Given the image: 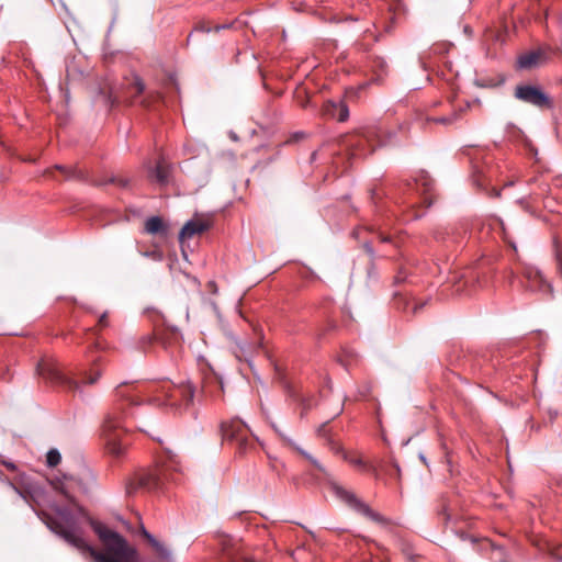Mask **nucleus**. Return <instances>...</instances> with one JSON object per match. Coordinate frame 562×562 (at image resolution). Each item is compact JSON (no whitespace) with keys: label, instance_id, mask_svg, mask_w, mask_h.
<instances>
[{"label":"nucleus","instance_id":"nucleus-34","mask_svg":"<svg viewBox=\"0 0 562 562\" xmlns=\"http://www.w3.org/2000/svg\"><path fill=\"white\" fill-rule=\"evenodd\" d=\"M363 248L367 251V254L371 257V259H373L374 258V249H373L371 243L366 241L363 244Z\"/></svg>","mask_w":562,"mask_h":562},{"label":"nucleus","instance_id":"nucleus-30","mask_svg":"<svg viewBox=\"0 0 562 562\" xmlns=\"http://www.w3.org/2000/svg\"><path fill=\"white\" fill-rule=\"evenodd\" d=\"M407 278V272L405 271V269H401L397 274L394 277V282L395 283H402L406 280Z\"/></svg>","mask_w":562,"mask_h":562},{"label":"nucleus","instance_id":"nucleus-51","mask_svg":"<svg viewBox=\"0 0 562 562\" xmlns=\"http://www.w3.org/2000/svg\"><path fill=\"white\" fill-rule=\"evenodd\" d=\"M493 193H494L495 196H499V191L493 189Z\"/></svg>","mask_w":562,"mask_h":562},{"label":"nucleus","instance_id":"nucleus-35","mask_svg":"<svg viewBox=\"0 0 562 562\" xmlns=\"http://www.w3.org/2000/svg\"><path fill=\"white\" fill-rule=\"evenodd\" d=\"M376 236L382 243H392L393 241V238L390 235H385L382 232H379Z\"/></svg>","mask_w":562,"mask_h":562},{"label":"nucleus","instance_id":"nucleus-44","mask_svg":"<svg viewBox=\"0 0 562 562\" xmlns=\"http://www.w3.org/2000/svg\"><path fill=\"white\" fill-rule=\"evenodd\" d=\"M60 492L65 495L67 499H69V502L74 503V498L67 493V491L64 487L60 488Z\"/></svg>","mask_w":562,"mask_h":562},{"label":"nucleus","instance_id":"nucleus-26","mask_svg":"<svg viewBox=\"0 0 562 562\" xmlns=\"http://www.w3.org/2000/svg\"><path fill=\"white\" fill-rule=\"evenodd\" d=\"M223 551H224V558H225L226 562H254V561H248L241 557L239 558L233 549H229L227 547H224Z\"/></svg>","mask_w":562,"mask_h":562},{"label":"nucleus","instance_id":"nucleus-39","mask_svg":"<svg viewBox=\"0 0 562 562\" xmlns=\"http://www.w3.org/2000/svg\"><path fill=\"white\" fill-rule=\"evenodd\" d=\"M144 255L147 256V257L157 259V260L161 259V255L159 252H157V251H148V252H145Z\"/></svg>","mask_w":562,"mask_h":562},{"label":"nucleus","instance_id":"nucleus-36","mask_svg":"<svg viewBox=\"0 0 562 562\" xmlns=\"http://www.w3.org/2000/svg\"><path fill=\"white\" fill-rule=\"evenodd\" d=\"M459 536L463 541H470L472 544H475L476 542V539L473 536L467 535L464 532H461Z\"/></svg>","mask_w":562,"mask_h":562},{"label":"nucleus","instance_id":"nucleus-41","mask_svg":"<svg viewBox=\"0 0 562 562\" xmlns=\"http://www.w3.org/2000/svg\"><path fill=\"white\" fill-rule=\"evenodd\" d=\"M139 430H140V431L146 432L148 436H150V437H151L153 439H155V440H160L158 437H156V436H155V434H154V432H151V431H149V430H147V429H144V428H140V427H139Z\"/></svg>","mask_w":562,"mask_h":562},{"label":"nucleus","instance_id":"nucleus-11","mask_svg":"<svg viewBox=\"0 0 562 562\" xmlns=\"http://www.w3.org/2000/svg\"><path fill=\"white\" fill-rule=\"evenodd\" d=\"M172 166L164 158L160 157L155 167L148 168V176L160 186H167L170 181Z\"/></svg>","mask_w":562,"mask_h":562},{"label":"nucleus","instance_id":"nucleus-50","mask_svg":"<svg viewBox=\"0 0 562 562\" xmlns=\"http://www.w3.org/2000/svg\"><path fill=\"white\" fill-rule=\"evenodd\" d=\"M116 386H120V387L127 386V383H126V382H121V383H120V384H117Z\"/></svg>","mask_w":562,"mask_h":562},{"label":"nucleus","instance_id":"nucleus-10","mask_svg":"<svg viewBox=\"0 0 562 562\" xmlns=\"http://www.w3.org/2000/svg\"><path fill=\"white\" fill-rule=\"evenodd\" d=\"M522 274L527 279L529 288L532 291H537L548 297H552V285L537 267L526 266L522 270Z\"/></svg>","mask_w":562,"mask_h":562},{"label":"nucleus","instance_id":"nucleus-5","mask_svg":"<svg viewBox=\"0 0 562 562\" xmlns=\"http://www.w3.org/2000/svg\"><path fill=\"white\" fill-rule=\"evenodd\" d=\"M331 491L335 493V495L341 499L346 505H348L351 509L355 512L363 515L368 519L376 522L378 525L382 526L383 528H391L394 526V522L392 519L381 515L380 513L373 510L367 503H364L362 499H360L353 492L348 491L340 486L337 483H331Z\"/></svg>","mask_w":562,"mask_h":562},{"label":"nucleus","instance_id":"nucleus-13","mask_svg":"<svg viewBox=\"0 0 562 562\" xmlns=\"http://www.w3.org/2000/svg\"><path fill=\"white\" fill-rule=\"evenodd\" d=\"M223 440H243L244 425L238 419L224 422L221 424Z\"/></svg>","mask_w":562,"mask_h":562},{"label":"nucleus","instance_id":"nucleus-12","mask_svg":"<svg viewBox=\"0 0 562 562\" xmlns=\"http://www.w3.org/2000/svg\"><path fill=\"white\" fill-rule=\"evenodd\" d=\"M324 114L336 119L339 122H345L349 117V109L344 101L328 100L323 105Z\"/></svg>","mask_w":562,"mask_h":562},{"label":"nucleus","instance_id":"nucleus-23","mask_svg":"<svg viewBox=\"0 0 562 562\" xmlns=\"http://www.w3.org/2000/svg\"><path fill=\"white\" fill-rule=\"evenodd\" d=\"M149 544L155 549L157 554L162 560H168L170 558L169 550L161 542H159L156 538H154V541H150Z\"/></svg>","mask_w":562,"mask_h":562},{"label":"nucleus","instance_id":"nucleus-19","mask_svg":"<svg viewBox=\"0 0 562 562\" xmlns=\"http://www.w3.org/2000/svg\"><path fill=\"white\" fill-rule=\"evenodd\" d=\"M462 112H463V109L460 108L458 111L454 110L449 115H442V116H438V117H428L427 121L428 122H434V123H439V124H442V125H451L457 120H459V117H460Z\"/></svg>","mask_w":562,"mask_h":562},{"label":"nucleus","instance_id":"nucleus-20","mask_svg":"<svg viewBox=\"0 0 562 562\" xmlns=\"http://www.w3.org/2000/svg\"><path fill=\"white\" fill-rule=\"evenodd\" d=\"M128 89L133 98L139 97L145 90V83L138 76H133L132 81L128 83Z\"/></svg>","mask_w":562,"mask_h":562},{"label":"nucleus","instance_id":"nucleus-42","mask_svg":"<svg viewBox=\"0 0 562 562\" xmlns=\"http://www.w3.org/2000/svg\"><path fill=\"white\" fill-rule=\"evenodd\" d=\"M393 468L395 470V473H396L397 477L400 479L401 477V468H400L398 463L397 462H393Z\"/></svg>","mask_w":562,"mask_h":562},{"label":"nucleus","instance_id":"nucleus-45","mask_svg":"<svg viewBox=\"0 0 562 562\" xmlns=\"http://www.w3.org/2000/svg\"><path fill=\"white\" fill-rule=\"evenodd\" d=\"M7 469L14 471L16 469L15 464L12 462H4Z\"/></svg>","mask_w":562,"mask_h":562},{"label":"nucleus","instance_id":"nucleus-9","mask_svg":"<svg viewBox=\"0 0 562 562\" xmlns=\"http://www.w3.org/2000/svg\"><path fill=\"white\" fill-rule=\"evenodd\" d=\"M515 97L526 103L538 108L552 109L553 102L551 98L540 88L529 85L517 86Z\"/></svg>","mask_w":562,"mask_h":562},{"label":"nucleus","instance_id":"nucleus-32","mask_svg":"<svg viewBox=\"0 0 562 562\" xmlns=\"http://www.w3.org/2000/svg\"><path fill=\"white\" fill-rule=\"evenodd\" d=\"M55 168L64 172L66 178H71L75 176V171L67 169L65 166L56 165Z\"/></svg>","mask_w":562,"mask_h":562},{"label":"nucleus","instance_id":"nucleus-27","mask_svg":"<svg viewBox=\"0 0 562 562\" xmlns=\"http://www.w3.org/2000/svg\"><path fill=\"white\" fill-rule=\"evenodd\" d=\"M344 459L349 461L352 465L368 469L369 471H372L374 474L376 473L375 468L372 465H368L361 458H348V456L345 453Z\"/></svg>","mask_w":562,"mask_h":562},{"label":"nucleus","instance_id":"nucleus-28","mask_svg":"<svg viewBox=\"0 0 562 562\" xmlns=\"http://www.w3.org/2000/svg\"><path fill=\"white\" fill-rule=\"evenodd\" d=\"M100 371L98 369L91 371L87 379L82 381L85 384H95L99 381Z\"/></svg>","mask_w":562,"mask_h":562},{"label":"nucleus","instance_id":"nucleus-1","mask_svg":"<svg viewBox=\"0 0 562 562\" xmlns=\"http://www.w3.org/2000/svg\"><path fill=\"white\" fill-rule=\"evenodd\" d=\"M93 530L105 544L103 552L88 544L78 533L75 524L65 527L61 522H52V530L70 546L88 553L94 562H137V550L130 546L124 537L99 522H92Z\"/></svg>","mask_w":562,"mask_h":562},{"label":"nucleus","instance_id":"nucleus-37","mask_svg":"<svg viewBox=\"0 0 562 562\" xmlns=\"http://www.w3.org/2000/svg\"><path fill=\"white\" fill-rule=\"evenodd\" d=\"M109 324L108 322V314L106 313H103L100 317H99V325L101 327H106Z\"/></svg>","mask_w":562,"mask_h":562},{"label":"nucleus","instance_id":"nucleus-2","mask_svg":"<svg viewBox=\"0 0 562 562\" xmlns=\"http://www.w3.org/2000/svg\"><path fill=\"white\" fill-rule=\"evenodd\" d=\"M120 397V401L105 416L102 424L105 449L115 459L122 458L130 445L125 434V419L128 416L125 407L139 404L135 397L127 393H122Z\"/></svg>","mask_w":562,"mask_h":562},{"label":"nucleus","instance_id":"nucleus-29","mask_svg":"<svg viewBox=\"0 0 562 562\" xmlns=\"http://www.w3.org/2000/svg\"><path fill=\"white\" fill-rule=\"evenodd\" d=\"M109 182L117 184L121 188H126V187H128L130 180L125 179V178H120V177H112L109 179Z\"/></svg>","mask_w":562,"mask_h":562},{"label":"nucleus","instance_id":"nucleus-25","mask_svg":"<svg viewBox=\"0 0 562 562\" xmlns=\"http://www.w3.org/2000/svg\"><path fill=\"white\" fill-rule=\"evenodd\" d=\"M61 456L58 450L50 449L46 454V463L48 467H56L60 463Z\"/></svg>","mask_w":562,"mask_h":562},{"label":"nucleus","instance_id":"nucleus-6","mask_svg":"<svg viewBox=\"0 0 562 562\" xmlns=\"http://www.w3.org/2000/svg\"><path fill=\"white\" fill-rule=\"evenodd\" d=\"M403 203L409 207L417 204L429 207L434 202V180L425 171H420L413 182L406 184V192Z\"/></svg>","mask_w":562,"mask_h":562},{"label":"nucleus","instance_id":"nucleus-48","mask_svg":"<svg viewBox=\"0 0 562 562\" xmlns=\"http://www.w3.org/2000/svg\"><path fill=\"white\" fill-rule=\"evenodd\" d=\"M59 514H60L63 517H65V518H67V517H68V515H69V513H68V510H67V509H60V510H59Z\"/></svg>","mask_w":562,"mask_h":562},{"label":"nucleus","instance_id":"nucleus-3","mask_svg":"<svg viewBox=\"0 0 562 562\" xmlns=\"http://www.w3.org/2000/svg\"><path fill=\"white\" fill-rule=\"evenodd\" d=\"M179 471V463L170 457L161 464L136 473L126 484V492L132 494L138 488L158 491L168 482H177L180 476Z\"/></svg>","mask_w":562,"mask_h":562},{"label":"nucleus","instance_id":"nucleus-33","mask_svg":"<svg viewBox=\"0 0 562 562\" xmlns=\"http://www.w3.org/2000/svg\"><path fill=\"white\" fill-rule=\"evenodd\" d=\"M195 32H202V33H210L212 31V27L207 26L205 23H199L194 27Z\"/></svg>","mask_w":562,"mask_h":562},{"label":"nucleus","instance_id":"nucleus-31","mask_svg":"<svg viewBox=\"0 0 562 562\" xmlns=\"http://www.w3.org/2000/svg\"><path fill=\"white\" fill-rule=\"evenodd\" d=\"M140 535L148 541V543L150 541H154V536L147 531V529L144 527L143 524H140Z\"/></svg>","mask_w":562,"mask_h":562},{"label":"nucleus","instance_id":"nucleus-24","mask_svg":"<svg viewBox=\"0 0 562 562\" xmlns=\"http://www.w3.org/2000/svg\"><path fill=\"white\" fill-rule=\"evenodd\" d=\"M294 449L307 461H310L319 472L326 474L325 468L313 456L299 447H294Z\"/></svg>","mask_w":562,"mask_h":562},{"label":"nucleus","instance_id":"nucleus-15","mask_svg":"<svg viewBox=\"0 0 562 562\" xmlns=\"http://www.w3.org/2000/svg\"><path fill=\"white\" fill-rule=\"evenodd\" d=\"M145 231L151 235H165L167 234V227L159 216H151L145 223Z\"/></svg>","mask_w":562,"mask_h":562},{"label":"nucleus","instance_id":"nucleus-43","mask_svg":"<svg viewBox=\"0 0 562 562\" xmlns=\"http://www.w3.org/2000/svg\"><path fill=\"white\" fill-rule=\"evenodd\" d=\"M423 216V213L418 212V211H414L412 216L409 217V220H417L419 217Z\"/></svg>","mask_w":562,"mask_h":562},{"label":"nucleus","instance_id":"nucleus-52","mask_svg":"<svg viewBox=\"0 0 562 562\" xmlns=\"http://www.w3.org/2000/svg\"><path fill=\"white\" fill-rule=\"evenodd\" d=\"M191 36H192V33H190V34L188 35L187 43H189V42H190Z\"/></svg>","mask_w":562,"mask_h":562},{"label":"nucleus","instance_id":"nucleus-8","mask_svg":"<svg viewBox=\"0 0 562 562\" xmlns=\"http://www.w3.org/2000/svg\"><path fill=\"white\" fill-rule=\"evenodd\" d=\"M37 373L41 375L46 383L67 385V386H80L79 381L74 380L72 376L65 373L58 363L53 360L43 359L37 364Z\"/></svg>","mask_w":562,"mask_h":562},{"label":"nucleus","instance_id":"nucleus-7","mask_svg":"<svg viewBox=\"0 0 562 562\" xmlns=\"http://www.w3.org/2000/svg\"><path fill=\"white\" fill-rule=\"evenodd\" d=\"M196 389H158L157 394L147 398L155 406L187 409L195 396Z\"/></svg>","mask_w":562,"mask_h":562},{"label":"nucleus","instance_id":"nucleus-16","mask_svg":"<svg viewBox=\"0 0 562 562\" xmlns=\"http://www.w3.org/2000/svg\"><path fill=\"white\" fill-rule=\"evenodd\" d=\"M434 237L436 240L447 243V244H457L460 241V238H461L460 234H457L452 229L436 231Z\"/></svg>","mask_w":562,"mask_h":562},{"label":"nucleus","instance_id":"nucleus-14","mask_svg":"<svg viewBox=\"0 0 562 562\" xmlns=\"http://www.w3.org/2000/svg\"><path fill=\"white\" fill-rule=\"evenodd\" d=\"M209 228V225L201 221H189L184 224V226L181 228L179 238H191L196 234H202Z\"/></svg>","mask_w":562,"mask_h":562},{"label":"nucleus","instance_id":"nucleus-4","mask_svg":"<svg viewBox=\"0 0 562 562\" xmlns=\"http://www.w3.org/2000/svg\"><path fill=\"white\" fill-rule=\"evenodd\" d=\"M391 138L392 135H386L381 126H369L352 135L348 146L351 148L352 156H366L373 153L376 147L390 143Z\"/></svg>","mask_w":562,"mask_h":562},{"label":"nucleus","instance_id":"nucleus-46","mask_svg":"<svg viewBox=\"0 0 562 562\" xmlns=\"http://www.w3.org/2000/svg\"><path fill=\"white\" fill-rule=\"evenodd\" d=\"M78 513L82 516H87V510L82 506H77Z\"/></svg>","mask_w":562,"mask_h":562},{"label":"nucleus","instance_id":"nucleus-54","mask_svg":"<svg viewBox=\"0 0 562 562\" xmlns=\"http://www.w3.org/2000/svg\"><path fill=\"white\" fill-rule=\"evenodd\" d=\"M457 380H458V381H460V382H462V380H461V378H460V375H459V374H457Z\"/></svg>","mask_w":562,"mask_h":562},{"label":"nucleus","instance_id":"nucleus-40","mask_svg":"<svg viewBox=\"0 0 562 562\" xmlns=\"http://www.w3.org/2000/svg\"><path fill=\"white\" fill-rule=\"evenodd\" d=\"M356 356L352 350H345V357L348 358V362H351Z\"/></svg>","mask_w":562,"mask_h":562},{"label":"nucleus","instance_id":"nucleus-22","mask_svg":"<svg viewBox=\"0 0 562 562\" xmlns=\"http://www.w3.org/2000/svg\"><path fill=\"white\" fill-rule=\"evenodd\" d=\"M426 302H416L411 301L406 297H403V311L404 312H412L413 314H417L419 310L424 307Z\"/></svg>","mask_w":562,"mask_h":562},{"label":"nucleus","instance_id":"nucleus-38","mask_svg":"<svg viewBox=\"0 0 562 562\" xmlns=\"http://www.w3.org/2000/svg\"><path fill=\"white\" fill-rule=\"evenodd\" d=\"M151 341H153V337L150 335H146V336L142 337L140 345H142V347H144L146 345H150Z\"/></svg>","mask_w":562,"mask_h":562},{"label":"nucleus","instance_id":"nucleus-17","mask_svg":"<svg viewBox=\"0 0 562 562\" xmlns=\"http://www.w3.org/2000/svg\"><path fill=\"white\" fill-rule=\"evenodd\" d=\"M540 58V54L538 52H529L519 56L517 64L520 69H529L537 65Z\"/></svg>","mask_w":562,"mask_h":562},{"label":"nucleus","instance_id":"nucleus-49","mask_svg":"<svg viewBox=\"0 0 562 562\" xmlns=\"http://www.w3.org/2000/svg\"><path fill=\"white\" fill-rule=\"evenodd\" d=\"M225 27H227V25H216V26L214 27V31L218 32L220 30H223V29H225Z\"/></svg>","mask_w":562,"mask_h":562},{"label":"nucleus","instance_id":"nucleus-47","mask_svg":"<svg viewBox=\"0 0 562 562\" xmlns=\"http://www.w3.org/2000/svg\"><path fill=\"white\" fill-rule=\"evenodd\" d=\"M10 486L22 497H24V494L12 483H10Z\"/></svg>","mask_w":562,"mask_h":562},{"label":"nucleus","instance_id":"nucleus-21","mask_svg":"<svg viewBox=\"0 0 562 562\" xmlns=\"http://www.w3.org/2000/svg\"><path fill=\"white\" fill-rule=\"evenodd\" d=\"M316 434L318 437L326 439V441L331 446V449H336L337 452L341 451V448L338 445L336 447L334 443L335 441L330 437L327 422L318 426Z\"/></svg>","mask_w":562,"mask_h":562},{"label":"nucleus","instance_id":"nucleus-53","mask_svg":"<svg viewBox=\"0 0 562 562\" xmlns=\"http://www.w3.org/2000/svg\"><path fill=\"white\" fill-rule=\"evenodd\" d=\"M374 196H375V191H372L371 199H374Z\"/></svg>","mask_w":562,"mask_h":562},{"label":"nucleus","instance_id":"nucleus-18","mask_svg":"<svg viewBox=\"0 0 562 562\" xmlns=\"http://www.w3.org/2000/svg\"><path fill=\"white\" fill-rule=\"evenodd\" d=\"M372 71L376 75L375 80H380L387 72V63L381 56H374L371 59Z\"/></svg>","mask_w":562,"mask_h":562}]
</instances>
